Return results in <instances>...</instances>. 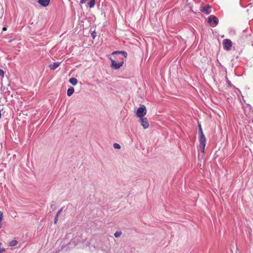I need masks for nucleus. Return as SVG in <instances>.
<instances>
[{
    "instance_id": "nucleus-1",
    "label": "nucleus",
    "mask_w": 253,
    "mask_h": 253,
    "mask_svg": "<svg viewBox=\"0 0 253 253\" xmlns=\"http://www.w3.org/2000/svg\"><path fill=\"white\" fill-rule=\"evenodd\" d=\"M146 107L144 105L140 106L137 110L136 116L139 118L143 117L146 114Z\"/></svg>"
},
{
    "instance_id": "nucleus-2",
    "label": "nucleus",
    "mask_w": 253,
    "mask_h": 253,
    "mask_svg": "<svg viewBox=\"0 0 253 253\" xmlns=\"http://www.w3.org/2000/svg\"><path fill=\"white\" fill-rule=\"evenodd\" d=\"M208 22L211 26L214 27L218 24V19L214 15H211L208 17Z\"/></svg>"
},
{
    "instance_id": "nucleus-3",
    "label": "nucleus",
    "mask_w": 253,
    "mask_h": 253,
    "mask_svg": "<svg viewBox=\"0 0 253 253\" xmlns=\"http://www.w3.org/2000/svg\"><path fill=\"white\" fill-rule=\"evenodd\" d=\"M199 140L200 142L199 149L201 152L204 153L206 143V138L205 136L199 137Z\"/></svg>"
},
{
    "instance_id": "nucleus-4",
    "label": "nucleus",
    "mask_w": 253,
    "mask_h": 253,
    "mask_svg": "<svg viewBox=\"0 0 253 253\" xmlns=\"http://www.w3.org/2000/svg\"><path fill=\"white\" fill-rule=\"evenodd\" d=\"M111 61V67L114 69H118L121 66H123L124 61V59L122 60L118 63H117L115 60L112 59L111 58H110Z\"/></svg>"
},
{
    "instance_id": "nucleus-5",
    "label": "nucleus",
    "mask_w": 253,
    "mask_h": 253,
    "mask_svg": "<svg viewBox=\"0 0 253 253\" xmlns=\"http://www.w3.org/2000/svg\"><path fill=\"white\" fill-rule=\"evenodd\" d=\"M223 45L224 49L229 50L232 45V42L229 39H226L223 41Z\"/></svg>"
},
{
    "instance_id": "nucleus-6",
    "label": "nucleus",
    "mask_w": 253,
    "mask_h": 253,
    "mask_svg": "<svg viewBox=\"0 0 253 253\" xmlns=\"http://www.w3.org/2000/svg\"><path fill=\"white\" fill-rule=\"evenodd\" d=\"M200 11L206 14H209L211 12V6L209 4H207L205 6L201 7Z\"/></svg>"
},
{
    "instance_id": "nucleus-7",
    "label": "nucleus",
    "mask_w": 253,
    "mask_h": 253,
    "mask_svg": "<svg viewBox=\"0 0 253 253\" xmlns=\"http://www.w3.org/2000/svg\"><path fill=\"white\" fill-rule=\"evenodd\" d=\"M140 121L141 122V125L143 126L144 129H146L148 128L149 126V124L148 122V120L146 118H140Z\"/></svg>"
},
{
    "instance_id": "nucleus-8",
    "label": "nucleus",
    "mask_w": 253,
    "mask_h": 253,
    "mask_svg": "<svg viewBox=\"0 0 253 253\" xmlns=\"http://www.w3.org/2000/svg\"><path fill=\"white\" fill-rule=\"evenodd\" d=\"M50 0H38L37 2L42 6L46 7L49 3Z\"/></svg>"
},
{
    "instance_id": "nucleus-9",
    "label": "nucleus",
    "mask_w": 253,
    "mask_h": 253,
    "mask_svg": "<svg viewBox=\"0 0 253 253\" xmlns=\"http://www.w3.org/2000/svg\"><path fill=\"white\" fill-rule=\"evenodd\" d=\"M61 62H54L53 64H51L49 65V68L50 70H54L55 69H56L61 64Z\"/></svg>"
},
{
    "instance_id": "nucleus-10",
    "label": "nucleus",
    "mask_w": 253,
    "mask_h": 253,
    "mask_svg": "<svg viewBox=\"0 0 253 253\" xmlns=\"http://www.w3.org/2000/svg\"><path fill=\"white\" fill-rule=\"evenodd\" d=\"M118 54H122L125 57H126L127 55V53L125 51H115L112 52V55H116Z\"/></svg>"
},
{
    "instance_id": "nucleus-11",
    "label": "nucleus",
    "mask_w": 253,
    "mask_h": 253,
    "mask_svg": "<svg viewBox=\"0 0 253 253\" xmlns=\"http://www.w3.org/2000/svg\"><path fill=\"white\" fill-rule=\"evenodd\" d=\"M95 4V0H89L87 2V6L89 8H93Z\"/></svg>"
},
{
    "instance_id": "nucleus-12",
    "label": "nucleus",
    "mask_w": 253,
    "mask_h": 253,
    "mask_svg": "<svg viewBox=\"0 0 253 253\" xmlns=\"http://www.w3.org/2000/svg\"><path fill=\"white\" fill-rule=\"evenodd\" d=\"M74 92V88L73 87H69L67 90V95L68 96H71Z\"/></svg>"
},
{
    "instance_id": "nucleus-13",
    "label": "nucleus",
    "mask_w": 253,
    "mask_h": 253,
    "mask_svg": "<svg viewBox=\"0 0 253 253\" xmlns=\"http://www.w3.org/2000/svg\"><path fill=\"white\" fill-rule=\"evenodd\" d=\"M69 82L73 85H75L78 83V80L75 78H71L69 79Z\"/></svg>"
},
{
    "instance_id": "nucleus-14",
    "label": "nucleus",
    "mask_w": 253,
    "mask_h": 253,
    "mask_svg": "<svg viewBox=\"0 0 253 253\" xmlns=\"http://www.w3.org/2000/svg\"><path fill=\"white\" fill-rule=\"evenodd\" d=\"M17 244H18V242L16 240H12L9 243V246L11 247H14V246H16L17 245Z\"/></svg>"
},
{
    "instance_id": "nucleus-15",
    "label": "nucleus",
    "mask_w": 253,
    "mask_h": 253,
    "mask_svg": "<svg viewBox=\"0 0 253 253\" xmlns=\"http://www.w3.org/2000/svg\"><path fill=\"white\" fill-rule=\"evenodd\" d=\"M226 83L227 84V85L229 87H235V86L231 84V83L230 82V81L228 80V79L227 78V77H226Z\"/></svg>"
},
{
    "instance_id": "nucleus-16",
    "label": "nucleus",
    "mask_w": 253,
    "mask_h": 253,
    "mask_svg": "<svg viewBox=\"0 0 253 253\" xmlns=\"http://www.w3.org/2000/svg\"><path fill=\"white\" fill-rule=\"evenodd\" d=\"M122 233L121 231H116L114 234V236L116 238H118L122 235Z\"/></svg>"
},
{
    "instance_id": "nucleus-17",
    "label": "nucleus",
    "mask_w": 253,
    "mask_h": 253,
    "mask_svg": "<svg viewBox=\"0 0 253 253\" xmlns=\"http://www.w3.org/2000/svg\"><path fill=\"white\" fill-rule=\"evenodd\" d=\"M113 146H114V148L115 149H120L121 148V146L118 143H114Z\"/></svg>"
},
{
    "instance_id": "nucleus-18",
    "label": "nucleus",
    "mask_w": 253,
    "mask_h": 253,
    "mask_svg": "<svg viewBox=\"0 0 253 253\" xmlns=\"http://www.w3.org/2000/svg\"><path fill=\"white\" fill-rule=\"evenodd\" d=\"M63 208H61L60 210H59L57 212V213H56V214L55 215L56 216L59 217V216L61 212L63 211Z\"/></svg>"
},
{
    "instance_id": "nucleus-19",
    "label": "nucleus",
    "mask_w": 253,
    "mask_h": 253,
    "mask_svg": "<svg viewBox=\"0 0 253 253\" xmlns=\"http://www.w3.org/2000/svg\"><path fill=\"white\" fill-rule=\"evenodd\" d=\"M205 135L203 132V130H199V137H202V136H204Z\"/></svg>"
},
{
    "instance_id": "nucleus-20",
    "label": "nucleus",
    "mask_w": 253,
    "mask_h": 253,
    "mask_svg": "<svg viewBox=\"0 0 253 253\" xmlns=\"http://www.w3.org/2000/svg\"><path fill=\"white\" fill-rule=\"evenodd\" d=\"M51 208H52L53 210H54L55 209V202L52 201L51 205Z\"/></svg>"
},
{
    "instance_id": "nucleus-21",
    "label": "nucleus",
    "mask_w": 253,
    "mask_h": 253,
    "mask_svg": "<svg viewBox=\"0 0 253 253\" xmlns=\"http://www.w3.org/2000/svg\"><path fill=\"white\" fill-rule=\"evenodd\" d=\"M0 76L1 77H3L4 76V71L1 69H0Z\"/></svg>"
},
{
    "instance_id": "nucleus-22",
    "label": "nucleus",
    "mask_w": 253,
    "mask_h": 253,
    "mask_svg": "<svg viewBox=\"0 0 253 253\" xmlns=\"http://www.w3.org/2000/svg\"><path fill=\"white\" fill-rule=\"evenodd\" d=\"M96 33L95 32H93V33H91V36L92 37L93 39H94L96 37Z\"/></svg>"
},
{
    "instance_id": "nucleus-23",
    "label": "nucleus",
    "mask_w": 253,
    "mask_h": 253,
    "mask_svg": "<svg viewBox=\"0 0 253 253\" xmlns=\"http://www.w3.org/2000/svg\"><path fill=\"white\" fill-rule=\"evenodd\" d=\"M58 217L55 216L54 220V223L56 224L58 221Z\"/></svg>"
},
{
    "instance_id": "nucleus-24",
    "label": "nucleus",
    "mask_w": 253,
    "mask_h": 253,
    "mask_svg": "<svg viewBox=\"0 0 253 253\" xmlns=\"http://www.w3.org/2000/svg\"><path fill=\"white\" fill-rule=\"evenodd\" d=\"M88 0H80V3L81 4L84 3L87 1Z\"/></svg>"
},
{
    "instance_id": "nucleus-25",
    "label": "nucleus",
    "mask_w": 253,
    "mask_h": 253,
    "mask_svg": "<svg viewBox=\"0 0 253 253\" xmlns=\"http://www.w3.org/2000/svg\"><path fill=\"white\" fill-rule=\"evenodd\" d=\"M198 128H199V130H202V126H201V125L200 123H198Z\"/></svg>"
},
{
    "instance_id": "nucleus-26",
    "label": "nucleus",
    "mask_w": 253,
    "mask_h": 253,
    "mask_svg": "<svg viewBox=\"0 0 253 253\" xmlns=\"http://www.w3.org/2000/svg\"><path fill=\"white\" fill-rule=\"evenodd\" d=\"M7 30V28L6 27H4L3 28H2V31H6Z\"/></svg>"
},
{
    "instance_id": "nucleus-27",
    "label": "nucleus",
    "mask_w": 253,
    "mask_h": 253,
    "mask_svg": "<svg viewBox=\"0 0 253 253\" xmlns=\"http://www.w3.org/2000/svg\"><path fill=\"white\" fill-rule=\"evenodd\" d=\"M115 58L116 59H118L117 57H115Z\"/></svg>"
}]
</instances>
